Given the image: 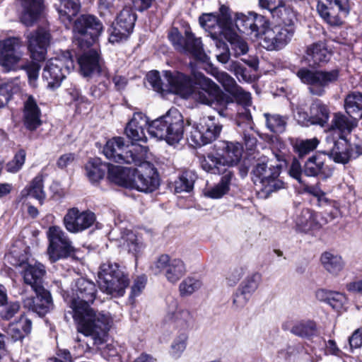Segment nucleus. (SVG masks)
<instances>
[{"label":"nucleus","mask_w":362,"mask_h":362,"mask_svg":"<svg viewBox=\"0 0 362 362\" xmlns=\"http://www.w3.org/2000/svg\"><path fill=\"white\" fill-rule=\"evenodd\" d=\"M96 291L93 281L80 278L72 288V296L67 294L64 298L73 310L78 332L90 335L94 343L99 344L104 341L107 332L112 327L113 319L110 313L96 312L90 307Z\"/></svg>","instance_id":"f257e3e1"},{"label":"nucleus","mask_w":362,"mask_h":362,"mask_svg":"<svg viewBox=\"0 0 362 362\" xmlns=\"http://www.w3.org/2000/svg\"><path fill=\"white\" fill-rule=\"evenodd\" d=\"M158 139H165L169 144L178 143L183 136L184 121L181 113L176 108L170 109L167 113L148 124V117L141 112L134 114L125 128L127 137L134 141H146L145 129Z\"/></svg>","instance_id":"f03ea898"},{"label":"nucleus","mask_w":362,"mask_h":362,"mask_svg":"<svg viewBox=\"0 0 362 362\" xmlns=\"http://www.w3.org/2000/svg\"><path fill=\"white\" fill-rule=\"evenodd\" d=\"M101 22L95 16L82 15L74 23V42L83 51L78 58L80 71L83 76L98 74L108 76L103 66L95 43L103 31Z\"/></svg>","instance_id":"7ed1b4c3"},{"label":"nucleus","mask_w":362,"mask_h":362,"mask_svg":"<svg viewBox=\"0 0 362 362\" xmlns=\"http://www.w3.org/2000/svg\"><path fill=\"white\" fill-rule=\"evenodd\" d=\"M235 24L240 33L254 35L255 37L261 35V45L267 50L284 47L291 41L295 31L292 19H283L276 25L269 27V22L264 16L253 12L247 16L238 15Z\"/></svg>","instance_id":"20e7f679"},{"label":"nucleus","mask_w":362,"mask_h":362,"mask_svg":"<svg viewBox=\"0 0 362 362\" xmlns=\"http://www.w3.org/2000/svg\"><path fill=\"white\" fill-rule=\"evenodd\" d=\"M326 143V151L312 156L305 163L303 173L306 176L327 180L333 174L334 168L328 163L330 159L336 163L345 164L354 157L346 142L337 141L332 136H327Z\"/></svg>","instance_id":"39448f33"},{"label":"nucleus","mask_w":362,"mask_h":362,"mask_svg":"<svg viewBox=\"0 0 362 362\" xmlns=\"http://www.w3.org/2000/svg\"><path fill=\"white\" fill-rule=\"evenodd\" d=\"M243 151V146L238 142L221 141L216 145L215 154H208L201 160V167L204 171L214 175L232 172L228 168L240 162Z\"/></svg>","instance_id":"423d86ee"},{"label":"nucleus","mask_w":362,"mask_h":362,"mask_svg":"<svg viewBox=\"0 0 362 362\" xmlns=\"http://www.w3.org/2000/svg\"><path fill=\"white\" fill-rule=\"evenodd\" d=\"M163 75L167 83H163L158 71H151L147 80L152 88L164 95L171 93L187 98L192 93L190 78L178 71H163Z\"/></svg>","instance_id":"0eeeda50"},{"label":"nucleus","mask_w":362,"mask_h":362,"mask_svg":"<svg viewBox=\"0 0 362 362\" xmlns=\"http://www.w3.org/2000/svg\"><path fill=\"white\" fill-rule=\"evenodd\" d=\"M147 153L146 146L134 143L125 145L124 138L120 136L108 140L103 148L105 157L119 163H140L146 158Z\"/></svg>","instance_id":"6e6552de"},{"label":"nucleus","mask_w":362,"mask_h":362,"mask_svg":"<svg viewBox=\"0 0 362 362\" xmlns=\"http://www.w3.org/2000/svg\"><path fill=\"white\" fill-rule=\"evenodd\" d=\"M100 290L112 296H122L129 286V279L117 263L107 262L100 265L98 273Z\"/></svg>","instance_id":"1a4fd4ad"},{"label":"nucleus","mask_w":362,"mask_h":362,"mask_svg":"<svg viewBox=\"0 0 362 362\" xmlns=\"http://www.w3.org/2000/svg\"><path fill=\"white\" fill-rule=\"evenodd\" d=\"M280 166L258 163L252 170V180L260 199H267L274 192L284 188V182L278 179Z\"/></svg>","instance_id":"9d476101"},{"label":"nucleus","mask_w":362,"mask_h":362,"mask_svg":"<svg viewBox=\"0 0 362 362\" xmlns=\"http://www.w3.org/2000/svg\"><path fill=\"white\" fill-rule=\"evenodd\" d=\"M74 68V61L71 53L67 51L49 59L42 71V79L47 87L55 90L61 85L66 75Z\"/></svg>","instance_id":"9b49d317"},{"label":"nucleus","mask_w":362,"mask_h":362,"mask_svg":"<svg viewBox=\"0 0 362 362\" xmlns=\"http://www.w3.org/2000/svg\"><path fill=\"white\" fill-rule=\"evenodd\" d=\"M46 235L48 240L47 254L52 263L76 254V250L72 241L60 226L49 227Z\"/></svg>","instance_id":"f8f14e48"},{"label":"nucleus","mask_w":362,"mask_h":362,"mask_svg":"<svg viewBox=\"0 0 362 362\" xmlns=\"http://www.w3.org/2000/svg\"><path fill=\"white\" fill-rule=\"evenodd\" d=\"M222 131V125L213 116L203 117L192 126L188 138L191 145L200 147L216 140Z\"/></svg>","instance_id":"ddd939ff"},{"label":"nucleus","mask_w":362,"mask_h":362,"mask_svg":"<svg viewBox=\"0 0 362 362\" xmlns=\"http://www.w3.org/2000/svg\"><path fill=\"white\" fill-rule=\"evenodd\" d=\"M296 76L302 83L309 86V90L312 94L321 96L324 94L325 88L338 79L339 71H313L301 68L297 71Z\"/></svg>","instance_id":"4468645a"},{"label":"nucleus","mask_w":362,"mask_h":362,"mask_svg":"<svg viewBox=\"0 0 362 362\" xmlns=\"http://www.w3.org/2000/svg\"><path fill=\"white\" fill-rule=\"evenodd\" d=\"M185 34L184 40L177 29H173L168 38L176 49L192 55L197 60L207 62L209 57L204 50L201 38L195 37L189 29L186 30Z\"/></svg>","instance_id":"2eb2a0df"},{"label":"nucleus","mask_w":362,"mask_h":362,"mask_svg":"<svg viewBox=\"0 0 362 362\" xmlns=\"http://www.w3.org/2000/svg\"><path fill=\"white\" fill-rule=\"evenodd\" d=\"M199 89L191 95L201 103L212 106L225 105L229 103V98L223 93L219 86L209 78L199 74Z\"/></svg>","instance_id":"dca6fc26"},{"label":"nucleus","mask_w":362,"mask_h":362,"mask_svg":"<svg viewBox=\"0 0 362 362\" xmlns=\"http://www.w3.org/2000/svg\"><path fill=\"white\" fill-rule=\"evenodd\" d=\"M147 157L140 163L134 164L140 167L134 168L132 189L144 192L155 191L159 186V178L157 170L152 163L146 160Z\"/></svg>","instance_id":"f3484780"},{"label":"nucleus","mask_w":362,"mask_h":362,"mask_svg":"<svg viewBox=\"0 0 362 362\" xmlns=\"http://www.w3.org/2000/svg\"><path fill=\"white\" fill-rule=\"evenodd\" d=\"M166 303L165 320L171 322L175 329L188 333L194 322L192 313L188 309L180 307L177 300L173 297L167 298Z\"/></svg>","instance_id":"a211bd4d"},{"label":"nucleus","mask_w":362,"mask_h":362,"mask_svg":"<svg viewBox=\"0 0 362 362\" xmlns=\"http://www.w3.org/2000/svg\"><path fill=\"white\" fill-rule=\"evenodd\" d=\"M21 46V42L18 37H9L0 41V65L4 71L18 69V64L23 56L19 51Z\"/></svg>","instance_id":"6ab92c4d"},{"label":"nucleus","mask_w":362,"mask_h":362,"mask_svg":"<svg viewBox=\"0 0 362 362\" xmlns=\"http://www.w3.org/2000/svg\"><path fill=\"white\" fill-rule=\"evenodd\" d=\"M96 220L95 215L90 211H80L77 207L69 209L64 216L63 223L71 233H78L90 228Z\"/></svg>","instance_id":"aec40b11"},{"label":"nucleus","mask_w":362,"mask_h":362,"mask_svg":"<svg viewBox=\"0 0 362 362\" xmlns=\"http://www.w3.org/2000/svg\"><path fill=\"white\" fill-rule=\"evenodd\" d=\"M155 272H164V275L171 284H176L187 272L184 262L180 258H173L168 255H160L154 263Z\"/></svg>","instance_id":"412c9836"},{"label":"nucleus","mask_w":362,"mask_h":362,"mask_svg":"<svg viewBox=\"0 0 362 362\" xmlns=\"http://www.w3.org/2000/svg\"><path fill=\"white\" fill-rule=\"evenodd\" d=\"M347 0H320L317 10L320 16L330 25H339L342 23L339 13L348 14Z\"/></svg>","instance_id":"4be33fe9"},{"label":"nucleus","mask_w":362,"mask_h":362,"mask_svg":"<svg viewBox=\"0 0 362 362\" xmlns=\"http://www.w3.org/2000/svg\"><path fill=\"white\" fill-rule=\"evenodd\" d=\"M50 38L49 31L42 28L28 34V48L33 59L39 62L45 59Z\"/></svg>","instance_id":"5701e85b"},{"label":"nucleus","mask_w":362,"mask_h":362,"mask_svg":"<svg viewBox=\"0 0 362 362\" xmlns=\"http://www.w3.org/2000/svg\"><path fill=\"white\" fill-rule=\"evenodd\" d=\"M294 222L298 230L309 233L320 229L328 223V220L322 213H316L310 209H303L296 214Z\"/></svg>","instance_id":"b1692460"},{"label":"nucleus","mask_w":362,"mask_h":362,"mask_svg":"<svg viewBox=\"0 0 362 362\" xmlns=\"http://www.w3.org/2000/svg\"><path fill=\"white\" fill-rule=\"evenodd\" d=\"M223 7H221L222 15L216 16L213 13H204L199 17V23L203 28L209 32L212 38L216 39L225 36L229 25V18L223 13Z\"/></svg>","instance_id":"393cba45"},{"label":"nucleus","mask_w":362,"mask_h":362,"mask_svg":"<svg viewBox=\"0 0 362 362\" xmlns=\"http://www.w3.org/2000/svg\"><path fill=\"white\" fill-rule=\"evenodd\" d=\"M33 291L35 296L23 299V306L40 316H44L53 306L50 293L43 287H37Z\"/></svg>","instance_id":"a878e982"},{"label":"nucleus","mask_w":362,"mask_h":362,"mask_svg":"<svg viewBox=\"0 0 362 362\" xmlns=\"http://www.w3.org/2000/svg\"><path fill=\"white\" fill-rule=\"evenodd\" d=\"M41 116L36 100L33 95H28L23 103V122L25 127L30 131L36 130L42 124Z\"/></svg>","instance_id":"bb28decb"},{"label":"nucleus","mask_w":362,"mask_h":362,"mask_svg":"<svg viewBox=\"0 0 362 362\" xmlns=\"http://www.w3.org/2000/svg\"><path fill=\"white\" fill-rule=\"evenodd\" d=\"M22 8L21 21L32 26L39 18L43 9V0H19Z\"/></svg>","instance_id":"cd10ccee"},{"label":"nucleus","mask_w":362,"mask_h":362,"mask_svg":"<svg viewBox=\"0 0 362 362\" xmlns=\"http://www.w3.org/2000/svg\"><path fill=\"white\" fill-rule=\"evenodd\" d=\"M134 168L110 165L108 168L109 180L119 186L132 189Z\"/></svg>","instance_id":"c85d7f7f"},{"label":"nucleus","mask_w":362,"mask_h":362,"mask_svg":"<svg viewBox=\"0 0 362 362\" xmlns=\"http://www.w3.org/2000/svg\"><path fill=\"white\" fill-rule=\"evenodd\" d=\"M320 261L325 270L335 276L339 274L345 266L342 257L331 251L322 252Z\"/></svg>","instance_id":"c756f323"},{"label":"nucleus","mask_w":362,"mask_h":362,"mask_svg":"<svg viewBox=\"0 0 362 362\" xmlns=\"http://www.w3.org/2000/svg\"><path fill=\"white\" fill-rule=\"evenodd\" d=\"M330 57L331 53L325 44L320 42L313 44L308 47L305 59L310 66H315L327 62Z\"/></svg>","instance_id":"7c9ffc66"},{"label":"nucleus","mask_w":362,"mask_h":362,"mask_svg":"<svg viewBox=\"0 0 362 362\" xmlns=\"http://www.w3.org/2000/svg\"><path fill=\"white\" fill-rule=\"evenodd\" d=\"M356 125L357 121L351 115L348 117L338 112L334 115L331 130H338L340 134L339 137L343 139L344 135L349 134Z\"/></svg>","instance_id":"2f4dec72"},{"label":"nucleus","mask_w":362,"mask_h":362,"mask_svg":"<svg viewBox=\"0 0 362 362\" xmlns=\"http://www.w3.org/2000/svg\"><path fill=\"white\" fill-rule=\"evenodd\" d=\"M45 266L36 262L34 265L28 264L23 272V279L25 284L30 285L33 290L41 286V279L45 274Z\"/></svg>","instance_id":"473e14b6"},{"label":"nucleus","mask_w":362,"mask_h":362,"mask_svg":"<svg viewBox=\"0 0 362 362\" xmlns=\"http://www.w3.org/2000/svg\"><path fill=\"white\" fill-rule=\"evenodd\" d=\"M316 298L320 301L325 302L336 310H341L347 301L346 297L342 293L325 289L317 290Z\"/></svg>","instance_id":"72a5a7b5"},{"label":"nucleus","mask_w":362,"mask_h":362,"mask_svg":"<svg viewBox=\"0 0 362 362\" xmlns=\"http://www.w3.org/2000/svg\"><path fill=\"white\" fill-rule=\"evenodd\" d=\"M221 174L223 175L221 180L205 192L207 197L220 199L229 192L234 174L233 172H224Z\"/></svg>","instance_id":"f704fd0d"},{"label":"nucleus","mask_w":362,"mask_h":362,"mask_svg":"<svg viewBox=\"0 0 362 362\" xmlns=\"http://www.w3.org/2000/svg\"><path fill=\"white\" fill-rule=\"evenodd\" d=\"M109 167L98 158H91L85 165L86 175L92 183H96L104 177Z\"/></svg>","instance_id":"c9c22d12"},{"label":"nucleus","mask_w":362,"mask_h":362,"mask_svg":"<svg viewBox=\"0 0 362 362\" xmlns=\"http://www.w3.org/2000/svg\"><path fill=\"white\" fill-rule=\"evenodd\" d=\"M121 240L128 248L129 252L137 258L144 251L145 245L142 238L130 230L122 233Z\"/></svg>","instance_id":"e433bc0d"},{"label":"nucleus","mask_w":362,"mask_h":362,"mask_svg":"<svg viewBox=\"0 0 362 362\" xmlns=\"http://www.w3.org/2000/svg\"><path fill=\"white\" fill-rule=\"evenodd\" d=\"M259 6L269 11L274 18L287 21L293 16L290 9L285 7L284 0H259Z\"/></svg>","instance_id":"4c0bfd02"},{"label":"nucleus","mask_w":362,"mask_h":362,"mask_svg":"<svg viewBox=\"0 0 362 362\" xmlns=\"http://www.w3.org/2000/svg\"><path fill=\"white\" fill-rule=\"evenodd\" d=\"M60 2L58 11L59 18L66 27H69L73 18L79 11L81 7L79 0H60Z\"/></svg>","instance_id":"58836bf2"},{"label":"nucleus","mask_w":362,"mask_h":362,"mask_svg":"<svg viewBox=\"0 0 362 362\" xmlns=\"http://www.w3.org/2000/svg\"><path fill=\"white\" fill-rule=\"evenodd\" d=\"M31 329V320L22 315L18 321L9 325L7 332L14 341H18L23 339L29 334Z\"/></svg>","instance_id":"ea45409f"},{"label":"nucleus","mask_w":362,"mask_h":362,"mask_svg":"<svg viewBox=\"0 0 362 362\" xmlns=\"http://www.w3.org/2000/svg\"><path fill=\"white\" fill-rule=\"evenodd\" d=\"M44 175L39 173L33 179L30 185L22 191V194L34 197L42 204L46 197L44 191Z\"/></svg>","instance_id":"a19ab883"},{"label":"nucleus","mask_w":362,"mask_h":362,"mask_svg":"<svg viewBox=\"0 0 362 362\" xmlns=\"http://www.w3.org/2000/svg\"><path fill=\"white\" fill-rule=\"evenodd\" d=\"M311 115V124L324 127L327 123L329 117V110L327 105L320 100H315L310 107Z\"/></svg>","instance_id":"79ce46f5"},{"label":"nucleus","mask_w":362,"mask_h":362,"mask_svg":"<svg viewBox=\"0 0 362 362\" xmlns=\"http://www.w3.org/2000/svg\"><path fill=\"white\" fill-rule=\"evenodd\" d=\"M84 337L90 339V341H86L84 339H81L78 337H76L75 339V344L74 345V356L75 357H81L85 356L87 354H90L93 347L95 346L97 349H101V346L107 342L109 332L107 333V336L103 342L101 344H97L94 343V340L90 335H86L85 334L81 333Z\"/></svg>","instance_id":"37998d69"},{"label":"nucleus","mask_w":362,"mask_h":362,"mask_svg":"<svg viewBox=\"0 0 362 362\" xmlns=\"http://www.w3.org/2000/svg\"><path fill=\"white\" fill-rule=\"evenodd\" d=\"M293 334L308 339L316 338L317 340L318 331L316 325L313 321H300L296 322L291 329Z\"/></svg>","instance_id":"c03bdc74"},{"label":"nucleus","mask_w":362,"mask_h":362,"mask_svg":"<svg viewBox=\"0 0 362 362\" xmlns=\"http://www.w3.org/2000/svg\"><path fill=\"white\" fill-rule=\"evenodd\" d=\"M21 91V84L18 78L9 81L0 86V108L4 107L14 94Z\"/></svg>","instance_id":"a18cd8bd"},{"label":"nucleus","mask_w":362,"mask_h":362,"mask_svg":"<svg viewBox=\"0 0 362 362\" xmlns=\"http://www.w3.org/2000/svg\"><path fill=\"white\" fill-rule=\"evenodd\" d=\"M320 141L317 138L310 139H296L293 146L294 151L300 157H303L314 151L318 146Z\"/></svg>","instance_id":"49530a36"},{"label":"nucleus","mask_w":362,"mask_h":362,"mask_svg":"<svg viewBox=\"0 0 362 362\" xmlns=\"http://www.w3.org/2000/svg\"><path fill=\"white\" fill-rule=\"evenodd\" d=\"M136 19V14L132 11L131 8H124L118 15L116 24L124 30L132 33L134 27Z\"/></svg>","instance_id":"de8ad7c7"},{"label":"nucleus","mask_w":362,"mask_h":362,"mask_svg":"<svg viewBox=\"0 0 362 362\" xmlns=\"http://www.w3.org/2000/svg\"><path fill=\"white\" fill-rule=\"evenodd\" d=\"M266 124L267 128L274 133H282L286 129L287 118L279 115H270L265 113Z\"/></svg>","instance_id":"09e8293b"},{"label":"nucleus","mask_w":362,"mask_h":362,"mask_svg":"<svg viewBox=\"0 0 362 362\" xmlns=\"http://www.w3.org/2000/svg\"><path fill=\"white\" fill-rule=\"evenodd\" d=\"M202 286V282L194 277L185 278L179 285V292L182 297L191 296Z\"/></svg>","instance_id":"8fccbe9b"},{"label":"nucleus","mask_w":362,"mask_h":362,"mask_svg":"<svg viewBox=\"0 0 362 362\" xmlns=\"http://www.w3.org/2000/svg\"><path fill=\"white\" fill-rule=\"evenodd\" d=\"M345 109L348 115L358 114L362 110V94L353 92L345 99Z\"/></svg>","instance_id":"3c124183"},{"label":"nucleus","mask_w":362,"mask_h":362,"mask_svg":"<svg viewBox=\"0 0 362 362\" xmlns=\"http://www.w3.org/2000/svg\"><path fill=\"white\" fill-rule=\"evenodd\" d=\"M194 182V175L191 172H185L175 181V192L176 193L189 192L193 188Z\"/></svg>","instance_id":"603ef678"},{"label":"nucleus","mask_w":362,"mask_h":362,"mask_svg":"<svg viewBox=\"0 0 362 362\" xmlns=\"http://www.w3.org/2000/svg\"><path fill=\"white\" fill-rule=\"evenodd\" d=\"M188 333L181 332L173 341L170 354L174 358H179L187 347Z\"/></svg>","instance_id":"864d4df0"},{"label":"nucleus","mask_w":362,"mask_h":362,"mask_svg":"<svg viewBox=\"0 0 362 362\" xmlns=\"http://www.w3.org/2000/svg\"><path fill=\"white\" fill-rule=\"evenodd\" d=\"M260 281L261 275L259 273H253L241 283L238 289L252 296L258 288Z\"/></svg>","instance_id":"5fc2aeb1"},{"label":"nucleus","mask_w":362,"mask_h":362,"mask_svg":"<svg viewBox=\"0 0 362 362\" xmlns=\"http://www.w3.org/2000/svg\"><path fill=\"white\" fill-rule=\"evenodd\" d=\"M231 51L235 57L247 53L249 48L247 43L238 35L232 36L230 40Z\"/></svg>","instance_id":"6e6d98bb"},{"label":"nucleus","mask_w":362,"mask_h":362,"mask_svg":"<svg viewBox=\"0 0 362 362\" xmlns=\"http://www.w3.org/2000/svg\"><path fill=\"white\" fill-rule=\"evenodd\" d=\"M26 153L23 149H20L13 158L6 164V170L15 173L21 169L25 160Z\"/></svg>","instance_id":"4d7b16f0"},{"label":"nucleus","mask_w":362,"mask_h":362,"mask_svg":"<svg viewBox=\"0 0 362 362\" xmlns=\"http://www.w3.org/2000/svg\"><path fill=\"white\" fill-rule=\"evenodd\" d=\"M226 68L230 72L234 73L239 81H249L250 80V75L247 69L238 62L231 61Z\"/></svg>","instance_id":"13d9d810"},{"label":"nucleus","mask_w":362,"mask_h":362,"mask_svg":"<svg viewBox=\"0 0 362 362\" xmlns=\"http://www.w3.org/2000/svg\"><path fill=\"white\" fill-rule=\"evenodd\" d=\"M226 68L230 72L234 73L239 81H249L250 80V75L247 69L238 62L231 61Z\"/></svg>","instance_id":"bf43d9fd"},{"label":"nucleus","mask_w":362,"mask_h":362,"mask_svg":"<svg viewBox=\"0 0 362 362\" xmlns=\"http://www.w3.org/2000/svg\"><path fill=\"white\" fill-rule=\"evenodd\" d=\"M215 77L230 94L238 86L235 79L224 71H217Z\"/></svg>","instance_id":"052dcab7"},{"label":"nucleus","mask_w":362,"mask_h":362,"mask_svg":"<svg viewBox=\"0 0 362 362\" xmlns=\"http://www.w3.org/2000/svg\"><path fill=\"white\" fill-rule=\"evenodd\" d=\"M131 33L125 31L124 28L119 27L117 24L112 28V30L109 37V42L112 44L119 43L126 40Z\"/></svg>","instance_id":"680f3d73"},{"label":"nucleus","mask_w":362,"mask_h":362,"mask_svg":"<svg viewBox=\"0 0 362 362\" xmlns=\"http://www.w3.org/2000/svg\"><path fill=\"white\" fill-rule=\"evenodd\" d=\"M251 296L237 289L233 297V308L239 310L243 308L250 299Z\"/></svg>","instance_id":"e2e57ef3"},{"label":"nucleus","mask_w":362,"mask_h":362,"mask_svg":"<svg viewBox=\"0 0 362 362\" xmlns=\"http://www.w3.org/2000/svg\"><path fill=\"white\" fill-rule=\"evenodd\" d=\"M21 69L26 71L30 84L35 86V83L38 78L40 66L37 63L31 62L23 65Z\"/></svg>","instance_id":"0e129e2a"},{"label":"nucleus","mask_w":362,"mask_h":362,"mask_svg":"<svg viewBox=\"0 0 362 362\" xmlns=\"http://www.w3.org/2000/svg\"><path fill=\"white\" fill-rule=\"evenodd\" d=\"M243 274L244 271L242 267H236L230 269L226 277L228 285L230 286H235L242 278Z\"/></svg>","instance_id":"69168bd1"},{"label":"nucleus","mask_w":362,"mask_h":362,"mask_svg":"<svg viewBox=\"0 0 362 362\" xmlns=\"http://www.w3.org/2000/svg\"><path fill=\"white\" fill-rule=\"evenodd\" d=\"M237 102L243 105H249L251 102V95L244 90L240 86H238L231 93Z\"/></svg>","instance_id":"338daca9"},{"label":"nucleus","mask_w":362,"mask_h":362,"mask_svg":"<svg viewBox=\"0 0 362 362\" xmlns=\"http://www.w3.org/2000/svg\"><path fill=\"white\" fill-rule=\"evenodd\" d=\"M102 354L107 360L113 362H120V356L115 345L110 344L103 349Z\"/></svg>","instance_id":"774afa93"}]
</instances>
